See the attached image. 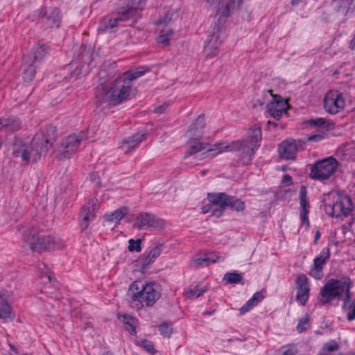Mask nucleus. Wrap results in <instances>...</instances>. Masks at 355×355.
Here are the masks:
<instances>
[{"instance_id":"nucleus-28","label":"nucleus","mask_w":355,"mask_h":355,"mask_svg":"<svg viewBox=\"0 0 355 355\" xmlns=\"http://www.w3.org/2000/svg\"><path fill=\"white\" fill-rule=\"evenodd\" d=\"M46 49L45 45L35 46L28 56L29 61L36 65L45 56Z\"/></svg>"},{"instance_id":"nucleus-24","label":"nucleus","mask_w":355,"mask_h":355,"mask_svg":"<svg viewBox=\"0 0 355 355\" xmlns=\"http://www.w3.org/2000/svg\"><path fill=\"white\" fill-rule=\"evenodd\" d=\"M21 128V123L16 116L0 119V130L7 133H12L18 131Z\"/></svg>"},{"instance_id":"nucleus-14","label":"nucleus","mask_w":355,"mask_h":355,"mask_svg":"<svg viewBox=\"0 0 355 355\" xmlns=\"http://www.w3.org/2000/svg\"><path fill=\"white\" fill-rule=\"evenodd\" d=\"M98 199L92 198L89 200L87 205H83L80 213V226L82 231L85 230L89 222L94 218L95 212L98 209Z\"/></svg>"},{"instance_id":"nucleus-10","label":"nucleus","mask_w":355,"mask_h":355,"mask_svg":"<svg viewBox=\"0 0 355 355\" xmlns=\"http://www.w3.org/2000/svg\"><path fill=\"white\" fill-rule=\"evenodd\" d=\"M325 111L331 114H336L344 110L345 99L342 92L338 90H330L323 99Z\"/></svg>"},{"instance_id":"nucleus-41","label":"nucleus","mask_w":355,"mask_h":355,"mask_svg":"<svg viewBox=\"0 0 355 355\" xmlns=\"http://www.w3.org/2000/svg\"><path fill=\"white\" fill-rule=\"evenodd\" d=\"M343 309L347 311V318L349 321L355 320V298L352 301L350 300L345 309Z\"/></svg>"},{"instance_id":"nucleus-44","label":"nucleus","mask_w":355,"mask_h":355,"mask_svg":"<svg viewBox=\"0 0 355 355\" xmlns=\"http://www.w3.org/2000/svg\"><path fill=\"white\" fill-rule=\"evenodd\" d=\"M339 348L340 346L336 340H330L329 342L324 343L323 345V349L328 352L337 351Z\"/></svg>"},{"instance_id":"nucleus-55","label":"nucleus","mask_w":355,"mask_h":355,"mask_svg":"<svg viewBox=\"0 0 355 355\" xmlns=\"http://www.w3.org/2000/svg\"><path fill=\"white\" fill-rule=\"evenodd\" d=\"M168 107V103H164L162 105L156 107L154 110V112H155V113H157L159 114H162Z\"/></svg>"},{"instance_id":"nucleus-58","label":"nucleus","mask_w":355,"mask_h":355,"mask_svg":"<svg viewBox=\"0 0 355 355\" xmlns=\"http://www.w3.org/2000/svg\"><path fill=\"white\" fill-rule=\"evenodd\" d=\"M282 182L286 184L287 185H291L293 184L292 178L288 175H284L283 176Z\"/></svg>"},{"instance_id":"nucleus-2","label":"nucleus","mask_w":355,"mask_h":355,"mask_svg":"<svg viewBox=\"0 0 355 355\" xmlns=\"http://www.w3.org/2000/svg\"><path fill=\"white\" fill-rule=\"evenodd\" d=\"M132 84L125 81L122 76L110 84L102 83L96 89V98L100 103H108L117 105L129 98Z\"/></svg>"},{"instance_id":"nucleus-60","label":"nucleus","mask_w":355,"mask_h":355,"mask_svg":"<svg viewBox=\"0 0 355 355\" xmlns=\"http://www.w3.org/2000/svg\"><path fill=\"white\" fill-rule=\"evenodd\" d=\"M349 47L352 50H355V35L350 42Z\"/></svg>"},{"instance_id":"nucleus-38","label":"nucleus","mask_w":355,"mask_h":355,"mask_svg":"<svg viewBox=\"0 0 355 355\" xmlns=\"http://www.w3.org/2000/svg\"><path fill=\"white\" fill-rule=\"evenodd\" d=\"M159 331L164 337L169 338L173 332L172 324L163 322L159 326Z\"/></svg>"},{"instance_id":"nucleus-49","label":"nucleus","mask_w":355,"mask_h":355,"mask_svg":"<svg viewBox=\"0 0 355 355\" xmlns=\"http://www.w3.org/2000/svg\"><path fill=\"white\" fill-rule=\"evenodd\" d=\"M254 304L249 300L240 309L241 314H244L254 306Z\"/></svg>"},{"instance_id":"nucleus-35","label":"nucleus","mask_w":355,"mask_h":355,"mask_svg":"<svg viewBox=\"0 0 355 355\" xmlns=\"http://www.w3.org/2000/svg\"><path fill=\"white\" fill-rule=\"evenodd\" d=\"M308 127L318 128L320 130H328L329 123L323 118L310 119L304 122Z\"/></svg>"},{"instance_id":"nucleus-13","label":"nucleus","mask_w":355,"mask_h":355,"mask_svg":"<svg viewBox=\"0 0 355 355\" xmlns=\"http://www.w3.org/2000/svg\"><path fill=\"white\" fill-rule=\"evenodd\" d=\"M134 226L139 229L161 230L164 227V222L155 215L142 213L137 216V223Z\"/></svg>"},{"instance_id":"nucleus-53","label":"nucleus","mask_w":355,"mask_h":355,"mask_svg":"<svg viewBox=\"0 0 355 355\" xmlns=\"http://www.w3.org/2000/svg\"><path fill=\"white\" fill-rule=\"evenodd\" d=\"M160 34L166 35L171 38V36L173 35V29L171 26H168V24L164 25L163 28L160 29Z\"/></svg>"},{"instance_id":"nucleus-20","label":"nucleus","mask_w":355,"mask_h":355,"mask_svg":"<svg viewBox=\"0 0 355 355\" xmlns=\"http://www.w3.org/2000/svg\"><path fill=\"white\" fill-rule=\"evenodd\" d=\"M300 219L302 224L306 225V228H309L310 226L309 220V214L310 204L306 196V187L302 185L300 189Z\"/></svg>"},{"instance_id":"nucleus-18","label":"nucleus","mask_w":355,"mask_h":355,"mask_svg":"<svg viewBox=\"0 0 355 355\" xmlns=\"http://www.w3.org/2000/svg\"><path fill=\"white\" fill-rule=\"evenodd\" d=\"M189 148L185 152L184 154V159L188 158L189 157L195 155L196 153L205 150V153H209L213 151H216V153L212 154L213 155H216L218 154V149H216V147L215 146V144L213 146L212 148H209L208 144H203L198 139H191L188 141Z\"/></svg>"},{"instance_id":"nucleus-36","label":"nucleus","mask_w":355,"mask_h":355,"mask_svg":"<svg viewBox=\"0 0 355 355\" xmlns=\"http://www.w3.org/2000/svg\"><path fill=\"white\" fill-rule=\"evenodd\" d=\"M146 71L147 70H141L139 69H137L135 70L128 71L123 73L122 77L125 79V81L130 82V83L132 84V80L143 76Z\"/></svg>"},{"instance_id":"nucleus-6","label":"nucleus","mask_w":355,"mask_h":355,"mask_svg":"<svg viewBox=\"0 0 355 355\" xmlns=\"http://www.w3.org/2000/svg\"><path fill=\"white\" fill-rule=\"evenodd\" d=\"M26 245L33 252L40 253L44 250H55L60 249L61 243L51 236L41 235L38 233H31L25 239Z\"/></svg>"},{"instance_id":"nucleus-37","label":"nucleus","mask_w":355,"mask_h":355,"mask_svg":"<svg viewBox=\"0 0 355 355\" xmlns=\"http://www.w3.org/2000/svg\"><path fill=\"white\" fill-rule=\"evenodd\" d=\"M223 280L227 284H238L241 283L243 277L241 275L236 272H227L224 275Z\"/></svg>"},{"instance_id":"nucleus-8","label":"nucleus","mask_w":355,"mask_h":355,"mask_svg":"<svg viewBox=\"0 0 355 355\" xmlns=\"http://www.w3.org/2000/svg\"><path fill=\"white\" fill-rule=\"evenodd\" d=\"M354 0H332L323 13V19L326 21H339L345 22L347 15Z\"/></svg>"},{"instance_id":"nucleus-5","label":"nucleus","mask_w":355,"mask_h":355,"mask_svg":"<svg viewBox=\"0 0 355 355\" xmlns=\"http://www.w3.org/2000/svg\"><path fill=\"white\" fill-rule=\"evenodd\" d=\"M218 153L223 151L237 150L240 162L244 165L251 164L255 151L259 147V144H249L247 141H234L231 144L218 143L215 144Z\"/></svg>"},{"instance_id":"nucleus-17","label":"nucleus","mask_w":355,"mask_h":355,"mask_svg":"<svg viewBox=\"0 0 355 355\" xmlns=\"http://www.w3.org/2000/svg\"><path fill=\"white\" fill-rule=\"evenodd\" d=\"M329 248H324L320 254L313 260V267L310 271V275L315 279H320L322 277L323 266L327 263L329 259Z\"/></svg>"},{"instance_id":"nucleus-62","label":"nucleus","mask_w":355,"mask_h":355,"mask_svg":"<svg viewBox=\"0 0 355 355\" xmlns=\"http://www.w3.org/2000/svg\"><path fill=\"white\" fill-rule=\"evenodd\" d=\"M320 237V234L318 231L316 232L315 234V243L319 239V238Z\"/></svg>"},{"instance_id":"nucleus-48","label":"nucleus","mask_w":355,"mask_h":355,"mask_svg":"<svg viewBox=\"0 0 355 355\" xmlns=\"http://www.w3.org/2000/svg\"><path fill=\"white\" fill-rule=\"evenodd\" d=\"M324 138V131L322 133H316L309 135L307 137L308 141H319Z\"/></svg>"},{"instance_id":"nucleus-43","label":"nucleus","mask_w":355,"mask_h":355,"mask_svg":"<svg viewBox=\"0 0 355 355\" xmlns=\"http://www.w3.org/2000/svg\"><path fill=\"white\" fill-rule=\"evenodd\" d=\"M128 243H129L128 250L130 252L136 251V252H139L141 250V239L135 240L133 239H131L129 240Z\"/></svg>"},{"instance_id":"nucleus-9","label":"nucleus","mask_w":355,"mask_h":355,"mask_svg":"<svg viewBox=\"0 0 355 355\" xmlns=\"http://www.w3.org/2000/svg\"><path fill=\"white\" fill-rule=\"evenodd\" d=\"M353 204L351 198L348 196L338 197L336 201L332 205L324 204L325 213L336 218L347 217L352 211Z\"/></svg>"},{"instance_id":"nucleus-22","label":"nucleus","mask_w":355,"mask_h":355,"mask_svg":"<svg viewBox=\"0 0 355 355\" xmlns=\"http://www.w3.org/2000/svg\"><path fill=\"white\" fill-rule=\"evenodd\" d=\"M162 250V244H153L141 257V264L142 269L148 268V266L155 261L160 255Z\"/></svg>"},{"instance_id":"nucleus-19","label":"nucleus","mask_w":355,"mask_h":355,"mask_svg":"<svg viewBox=\"0 0 355 355\" xmlns=\"http://www.w3.org/2000/svg\"><path fill=\"white\" fill-rule=\"evenodd\" d=\"M216 203L223 204L226 207H230L231 209L236 211H242L245 209V203L241 200L235 196L227 195L225 193H219Z\"/></svg>"},{"instance_id":"nucleus-3","label":"nucleus","mask_w":355,"mask_h":355,"mask_svg":"<svg viewBox=\"0 0 355 355\" xmlns=\"http://www.w3.org/2000/svg\"><path fill=\"white\" fill-rule=\"evenodd\" d=\"M131 306L137 309L146 306H152L160 297L157 286L153 282L135 281L128 291Z\"/></svg>"},{"instance_id":"nucleus-32","label":"nucleus","mask_w":355,"mask_h":355,"mask_svg":"<svg viewBox=\"0 0 355 355\" xmlns=\"http://www.w3.org/2000/svg\"><path fill=\"white\" fill-rule=\"evenodd\" d=\"M128 212L127 207H122L110 214L104 216L105 219L109 222L119 223Z\"/></svg>"},{"instance_id":"nucleus-40","label":"nucleus","mask_w":355,"mask_h":355,"mask_svg":"<svg viewBox=\"0 0 355 355\" xmlns=\"http://www.w3.org/2000/svg\"><path fill=\"white\" fill-rule=\"evenodd\" d=\"M310 327L309 324V317L307 314L305 315L304 317L300 318L299 320L298 324L297 325V331L299 333H302L306 330H307Z\"/></svg>"},{"instance_id":"nucleus-42","label":"nucleus","mask_w":355,"mask_h":355,"mask_svg":"<svg viewBox=\"0 0 355 355\" xmlns=\"http://www.w3.org/2000/svg\"><path fill=\"white\" fill-rule=\"evenodd\" d=\"M137 345L144 349L146 352L150 354H154L156 352V350L154 347V345L151 341L148 340H141L137 341Z\"/></svg>"},{"instance_id":"nucleus-25","label":"nucleus","mask_w":355,"mask_h":355,"mask_svg":"<svg viewBox=\"0 0 355 355\" xmlns=\"http://www.w3.org/2000/svg\"><path fill=\"white\" fill-rule=\"evenodd\" d=\"M123 19L121 17L111 18L109 17H105L98 28V31L105 33H115L117 30L118 24L122 21Z\"/></svg>"},{"instance_id":"nucleus-31","label":"nucleus","mask_w":355,"mask_h":355,"mask_svg":"<svg viewBox=\"0 0 355 355\" xmlns=\"http://www.w3.org/2000/svg\"><path fill=\"white\" fill-rule=\"evenodd\" d=\"M235 7L234 1H230L224 7H222L219 10L218 22L216 25H218L220 28L222 25L225 22L226 19L230 16L231 10H234Z\"/></svg>"},{"instance_id":"nucleus-15","label":"nucleus","mask_w":355,"mask_h":355,"mask_svg":"<svg viewBox=\"0 0 355 355\" xmlns=\"http://www.w3.org/2000/svg\"><path fill=\"white\" fill-rule=\"evenodd\" d=\"M272 97V101L266 106L267 111L272 117L279 120L282 114L286 112L288 103L279 95H275Z\"/></svg>"},{"instance_id":"nucleus-11","label":"nucleus","mask_w":355,"mask_h":355,"mask_svg":"<svg viewBox=\"0 0 355 355\" xmlns=\"http://www.w3.org/2000/svg\"><path fill=\"white\" fill-rule=\"evenodd\" d=\"M83 137L80 135H71L62 139L60 147V159H69L76 153Z\"/></svg>"},{"instance_id":"nucleus-1","label":"nucleus","mask_w":355,"mask_h":355,"mask_svg":"<svg viewBox=\"0 0 355 355\" xmlns=\"http://www.w3.org/2000/svg\"><path fill=\"white\" fill-rule=\"evenodd\" d=\"M55 140L56 128L52 125H48L34 136L28 145L22 139L15 138L12 153L15 157H21L24 161L35 162L46 154Z\"/></svg>"},{"instance_id":"nucleus-61","label":"nucleus","mask_w":355,"mask_h":355,"mask_svg":"<svg viewBox=\"0 0 355 355\" xmlns=\"http://www.w3.org/2000/svg\"><path fill=\"white\" fill-rule=\"evenodd\" d=\"M295 353L291 349L286 350L282 355H295Z\"/></svg>"},{"instance_id":"nucleus-39","label":"nucleus","mask_w":355,"mask_h":355,"mask_svg":"<svg viewBox=\"0 0 355 355\" xmlns=\"http://www.w3.org/2000/svg\"><path fill=\"white\" fill-rule=\"evenodd\" d=\"M206 291L205 288H201L200 289H198L197 286H194L193 288H190L187 291V297L189 299H196L201 296Z\"/></svg>"},{"instance_id":"nucleus-59","label":"nucleus","mask_w":355,"mask_h":355,"mask_svg":"<svg viewBox=\"0 0 355 355\" xmlns=\"http://www.w3.org/2000/svg\"><path fill=\"white\" fill-rule=\"evenodd\" d=\"M132 1L134 5L139 7V6L142 5L146 1V0H132Z\"/></svg>"},{"instance_id":"nucleus-51","label":"nucleus","mask_w":355,"mask_h":355,"mask_svg":"<svg viewBox=\"0 0 355 355\" xmlns=\"http://www.w3.org/2000/svg\"><path fill=\"white\" fill-rule=\"evenodd\" d=\"M254 304L249 300L240 309L241 314H244L254 306Z\"/></svg>"},{"instance_id":"nucleus-50","label":"nucleus","mask_w":355,"mask_h":355,"mask_svg":"<svg viewBox=\"0 0 355 355\" xmlns=\"http://www.w3.org/2000/svg\"><path fill=\"white\" fill-rule=\"evenodd\" d=\"M254 304L249 300L240 309L241 314H244L254 306Z\"/></svg>"},{"instance_id":"nucleus-45","label":"nucleus","mask_w":355,"mask_h":355,"mask_svg":"<svg viewBox=\"0 0 355 355\" xmlns=\"http://www.w3.org/2000/svg\"><path fill=\"white\" fill-rule=\"evenodd\" d=\"M135 319L130 317L124 316L123 318V323L125 325H128L127 329L130 331V334H133L136 332L135 326L134 325Z\"/></svg>"},{"instance_id":"nucleus-16","label":"nucleus","mask_w":355,"mask_h":355,"mask_svg":"<svg viewBox=\"0 0 355 355\" xmlns=\"http://www.w3.org/2000/svg\"><path fill=\"white\" fill-rule=\"evenodd\" d=\"M297 295L296 301L302 306H304L309 296V285L308 279L304 274H300L295 281Z\"/></svg>"},{"instance_id":"nucleus-52","label":"nucleus","mask_w":355,"mask_h":355,"mask_svg":"<svg viewBox=\"0 0 355 355\" xmlns=\"http://www.w3.org/2000/svg\"><path fill=\"white\" fill-rule=\"evenodd\" d=\"M263 299V295L261 292H256L252 298H250V301L257 305L259 302H261Z\"/></svg>"},{"instance_id":"nucleus-63","label":"nucleus","mask_w":355,"mask_h":355,"mask_svg":"<svg viewBox=\"0 0 355 355\" xmlns=\"http://www.w3.org/2000/svg\"><path fill=\"white\" fill-rule=\"evenodd\" d=\"M302 0H291V3L292 5H297L299 3H300Z\"/></svg>"},{"instance_id":"nucleus-12","label":"nucleus","mask_w":355,"mask_h":355,"mask_svg":"<svg viewBox=\"0 0 355 355\" xmlns=\"http://www.w3.org/2000/svg\"><path fill=\"white\" fill-rule=\"evenodd\" d=\"M35 15L40 18H44L46 19L45 24L49 28L59 27L62 20L60 10L56 7L49 8H41L35 11Z\"/></svg>"},{"instance_id":"nucleus-47","label":"nucleus","mask_w":355,"mask_h":355,"mask_svg":"<svg viewBox=\"0 0 355 355\" xmlns=\"http://www.w3.org/2000/svg\"><path fill=\"white\" fill-rule=\"evenodd\" d=\"M208 265L214 263L218 261L221 257L217 255L215 252L209 253L205 255Z\"/></svg>"},{"instance_id":"nucleus-57","label":"nucleus","mask_w":355,"mask_h":355,"mask_svg":"<svg viewBox=\"0 0 355 355\" xmlns=\"http://www.w3.org/2000/svg\"><path fill=\"white\" fill-rule=\"evenodd\" d=\"M90 180L95 183L96 185H97L98 187L100 186V184H101V181H100V178L98 175L97 173H92L90 175Z\"/></svg>"},{"instance_id":"nucleus-56","label":"nucleus","mask_w":355,"mask_h":355,"mask_svg":"<svg viewBox=\"0 0 355 355\" xmlns=\"http://www.w3.org/2000/svg\"><path fill=\"white\" fill-rule=\"evenodd\" d=\"M213 206H215L214 205L212 204V202H209V204L203 206L202 207V212L203 214H207V213H211V210H213Z\"/></svg>"},{"instance_id":"nucleus-54","label":"nucleus","mask_w":355,"mask_h":355,"mask_svg":"<svg viewBox=\"0 0 355 355\" xmlns=\"http://www.w3.org/2000/svg\"><path fill=\"white\" fill-rule=\"evenodd\" d=\"M170 37L166 35L159 34V35L157 38V41L159 44H162L165 46L169 44Z\"/></svg>"},{"instance_id":"nucleus-27","label":"nucleus","mask_w":355,"mask_h":355,"mask_svg":"<svg viewBox=\"0 0 355 355\" xmlns=\"http://www.w3.org/2000/svg\"><path fill=\"white\" fill-rule=\"evenodd\" d=\"M144 139V135L137 133L124 140L122 144L121 148L127 153L136 148Z\"/></svg>"},{"instance_id":"nucleus-34","label":"nucleus","mask_w":355,"mask_h":355,"mask_svg":"<svg viewBox=\"0 0 355 355\" xmlns=\"http://www.w3.org/2000/svg\"><path fill=\"white\" fill-rule=\"evenodd\" d=\"M205 126L204 115H200L196 121L190 125L188 132L190 135L200 134Z\"/></svg>"},{"instance_id":"nucleus-46","label":"nucleus","mask_w":355,"mask_h":355,"mask_svg":"<svg viewBox=\"0 0 355 355\" xmlns=\"http://www.w3.org/2000/svg\"><path fill=\"white\" fill-rule=\"evenodd\" d=\"M191 265L195 268L209 266L205 256L204 257L193 259L191 261Z\"/></svg>"},{"instance_id":"nucleus-64","label":"nucleus","mask_w":355,"mask_h":355,"mask_svg":"<svg viewBox=\"0 0 355 355\" xmlns=\"http://www.w3.org/2000/svg\"><path fill=\"white\" fill-rule=\"evenodd\" d=\"M103 355H113V353L110 351H106L103 354Z\"/></svg>"},{"instance_id":"nucleus-30","label":"nucleus","mask_w":355,"mask_h":355,"mask_svg":"<svg viewBox=\"0 0 355 355\" xmlns=\"http://www.w3.org/2000/svg\"><path fill=\"white\" fill-rule=\"evenodd\" d=\"M218 197H219V193H208L207 198L209 202H212L213 205V210H211V216H214L216 218L220 217L225 210V207L223 204L216 203V201L218 200Z\"/></svg>"},{"instance_id":"nucleus-26","label":"nucleus","mask_w":355,"mask_h":355,"mask_svg":"<svg viewBox=\"0 0 355 355\" xmlns=\"http://www.w3.org/2000/svg\"><path fill=\"white\" fill-rule=\"evenodd\" d=\"M7 292L6 291H0V319H7L11 318V306L7 300Z\"/></svg>"},{"instance_id":"nucleus-23","label":"nucleus","mask_w":355,"mask_h":355,"mask_svg":"<svg viewBox=\"0 0 355 355\" xmlns=\"http://www.w3.org/2000/svg\"><path fill=\"white\" fill-rule=\"evenodd\" d=\"M297 150V146L296 141L294 139H286L279 146V153L281 157L286 159H294Z\"/></svg>"},{"instance_id":"nucleus-21","label":"nucleus","mask_w":355,"mask_h":355,"mask_svg":"<svg viewBox=\"0 0 355 355\" xmlns=\"http://www.w3.org/2000/svg\"><path fill=\"white\" fill-rule=\"evenodd\" d=\"M220 31V27L218 25H216L213 27L211 33L208 35V38L205 42V52L207 56L213 57L218 53V33Z\"/></svg>"},{"instance_id":"nucleus-29","label":"nucleus","mask_w":355,"mask_h":355,"mask_svg":"<svg viewBox=\"0 0 355 355\" xmlns=\"http://www.w3.org/2000/svg\"><path fill=\"white\" fill-rule=\"evenodd\" d=\"M261 140V126L256 124L254 125L249 130L248 137L243 141H247L249 144H259Z\"/></svg>"},{"instance_id":"nucleus-4","label":"nucleus","mask_w":355,"mask_h":355,"mask_svg":"<svg viewBox=\"0 0 355 355\" xmlns=\"http://www.w3.org/2000/svg\"><path fill=\"white\" fill-rule=\"evenodd\" d=\"M352 286L350 278L347 277L340 279H330L320 289V302L325 304L335 299L342 300H343L342 308L345 309L352 298L350 289Z\"/></svg>"},{"instance_id":"nucleus-7","label":"nucleus","mask_w":355,"mask_h":355,"mask_svg":"<svg viewBox=\"0 0 355 355\" xmlns=\"http://www.w3.org/2000/svg\"><path fill=\"white\" fill-rule=\"evenodd\" d=\"M338 161L333 157L318 160L311 167L309 176L311 179L320 182L328 180L336 171Z\"/></svg>"},{"instance_id":"nucleus-33","label":"nucleus","mask_w":355,"mask_h":355,"mask_svg":"<svg viewBox=\"0 0 355 355\" xmlns=\"http://www.w3.org/2000/svg\"><path fill=\"white\" fill-rule=\"evenodd\" d=\"M28 62L29 61L26 60L22 65V78L24 80V81L26 82L31 81L34 78L36 68V65L35 64L28 63Z\"/></svg>"}]
</instances>
